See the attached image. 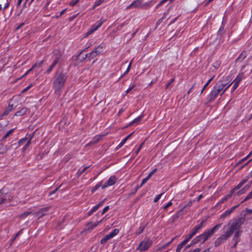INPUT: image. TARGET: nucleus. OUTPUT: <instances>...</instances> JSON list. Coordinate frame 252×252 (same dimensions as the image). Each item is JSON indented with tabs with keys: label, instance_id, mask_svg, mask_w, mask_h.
<instances>
[{
	"label": "nucleus",
	"instance_id": "603ef678",
	"mask_svg": "<svg viewBox=\"0 0 252 252\" xmlns=\"http://www.w3.org/2000/svg\"><path fill=\"white\" fill-rule=\"evenodd\" d=\"M61 186H62V185H61L59 187H58L56 189H55L53 191L51 192L49 194V195H51L55 193V192H56L60 189V188H61Z\"/></svg>",
	"mask_w": 252,
	"mask_h": 252
},
{
	"label": "nucleus",
	"instance_id": "79ce46f5",
	"mask_svg": "<svg viewBox=\"0 0 252 252\" xmlns=\"http://www.w3.org/2000/svg\"><path fill=\"white\" fill-rule=\"evenodd\" d=\"M193 236H194V235L190 232V233L189 234L186 236V238L185 240L188 242Z\"/></svg>",
	"mask_w": 252,
	"mask_h": 252
},
{
	"label": "nucleus",
	"instance_id": "f3484780",
	"mask_svg": "<svg viewBox=\"0 0 252 252\" xmlns=\"http://www.w3.org/2000/svg\"><path fill=\"white\" fill-rule=\"evenodd\" d=\"M43 63V60H42L39 62H37L29 70H28L24 75L23 76H25L26 75H27L32 69L35 68V67H39L41 66V65Z\"/></svg>",
	"mask_w": 252,
	"mask_h": 252
},
{
	"label": "nucleus",
	"instance_id": "72a5a7b5",
	"mask_svg": "<svg viewBox=\"0 0 252 252\" xmlns=\"http://www.w3.org/2000/svg\"><path fill=\"white\" fill-rule=\"evenodd\" d=\"M31 214H32V212H25L23 213V214L20 215L19 216V217L20 218H23L27 217L28 215H29Z\"/></svg>",
	"mask_w": 252,
	"mask_h": 252
},
{
	"label": "nucleus",
	"instance_id": "864d4df0",
	"mask_svg": "<svg viewBox=\"0 0 252 252\" xmlns=\"http://www.w3.org/2000/svg\"><path fill=\"white\" fill-rule=\"evenodd\" d=\"M31 138H30L27 142L26 145L24 147V150H26L27 147L31 144Z\"/></svg>",
	"mask_w": 252,
	"mask_h": 252
},
{
	"label": "nucleus",
	"instance_id": "f8f14e48",
	"mask_svg": "<svg viewBox=\"0 0 252 252\" xmlns=\"http://www.w3.org/2000/svg\"><path fill=\"white\" fill-rule=\"evenodd\" d=\"M142 7V1L141 0H136L134 1L128 6L126 7V9L130 8H137Z\"/></svg>",
	"mask_w": 252,
	"mask_h": 252
},
{
	"label": "nucleus",
	"instance_id": "4d7b16f0",
	"mask_svg": "<svg viewBox=\"0 0 252 252\" xmlns=\"http://www.w3.org/2000/svg\"><path fill=\"white\" fill-rule=\"evenodd\" d=\"M220 65V62H217L215 63H214V64H213V66H214V67H215L216 68H218V67H219Z\"/></svg>",
	"mask_w": 252,
	"mask_h": 252
},
{
	"label": "nucleus",
	"instance_id": "c85d7f7f",
	"mask_svg": "<svg viewBox=\"0 0 252 252\" xmlns=\"http://www.w3.org/2000/svg\"><path fill=\"white\" fill-rule=\"evenodd\" d=\"M252 155V151L249 153V154L245 158H243V159H241L237 162V164H240L246 160L248 158H249Z\"/></svg>",
	"mask_w": 252,
	"mask_h": 252
},
{
	"label": "nucleus",
	"instance_id": "2f4dec72",
	"mask_svg": "<svg viewBox=\"0 0 252 252\" xmlns=\"http://www.w3.org/2000/svg\"><path fill=\"white\" fill-rule=\"evenodd\" d=\"M61 56H62V55H61V53H59L58 56L55 57V60L52 64H54V65L55 66L56 64L58 62V61L60 59Z\"/></svg>",
	"mask_w": 252,
	"mask_h": 252
},
{
	"label": "nucleus",
	"instance_id": "6e6d98bb",
	"mask_svg": "<svg viewBox=\"0 0 252 252\" xmlns=\"http://www.w3.org/2000/svg\"><path fill=\"white\" fill-rule=\"evenodd\" d=\"M187 241L184 240L183 242H182L180 244H179L182 248H183L185 245L187 243Z\"/></svg>",
	"mask_w": 252,
	"mask_h": 252
},
{
	"label": "nucleus",
	"instance_id": "1a4fd4ad",
	"mask_svg": "<svg viewBox=\"0 0 252 252\" xmlns=\"http://www.w3.org/2000/svg\"><path fill=\"white\" fill-rule=\"evenodd\" d=\"M49 207H45L41 209L39 211L35 212L33 214V215L37 218V219H40V218L42 217L43 216L45 215V212H47L49 209Z\"/></svg>",
	"mask_w": 252,
	"mask_h": 252
},
{
	"label": "nucleus",
	"instance_id": "8fccbe9b",
	"mask_svg": "<svg viewBox=\"0 0 252 252\" xmlns=\"http://www.w3.org/2000/svg\"><path fill=\"white\" fill-rule=\"evenodd\" d=\"M174 81V78H172L169 81V82L167 84V85H166L165 86V88L166 89H167L169 86Z\"/></svg>",
	"mask_w": 252,
	"mask_h": 252
},
{
	"label": "nucleus",
	"instance_id": "680f3d73",
	"mask_svg": "<svg viewBox=\"0 0 252 252\" xmlns=\"http://www.w3.org/2000/svg\"><path fill=\"white\" fill-rule=\"evenodd\" d=\"M143 144H144V142L140 144V146H139V148L137 150V151H136V152H135V153H136V155H137V154H138V153L139 152L140 150H141V149L142 147L143 146Z\"/></svg>",
	"mask_w": 252,
	"mask_h": 252
},
{
	"label": "nucleus",
	"instance_id": "f704fd0d",
	"mask_svg": "<svg viewBox=\"0 0 252 252\" xmlns=\"http://www.w3.org/2000/svg\"><path fill=\"white\" fill-rule=\"evenodd\" d=\"M240 231L239 230H237V231L235 233L234 236V238H237L236 242L238 243L239 241V237L240 235Z\"/></svg>",
	"mask_w": 252,
	"mask_h": 252
},
{
	"label": "nucleus",
	"instance_id": "423d86ee",
	"mask_svg": "<svg viewBox=\"0 0 252 252\" xmlns=\"http://www.w3.org/2000/svg\"><path fill=\"white\" fill-rule=\"evenodd\" d=\"M152 243V241L149 240H144L139 244L136 250L140 251H146L151 246Z\"/></svg>",
	"mask_w": 252,
	"mask_h": 252
},
{
	"label": "nucleus",
	"instance_id": "aec40b11",
	"mask_svg": "<svg viewBox=\"0 0 252 252\" xmlns=\"http://www.w3.org/2000/svg\"><path fill=\"white\" fill-rule=\"evenodd\" d=\"M14 108V106L13 104H9L8 106L6 108L5 111L2 114V117L7 115L12 109Z\"/></svg>",
	"mask_w": 252,
	"mask_h": 252
},
{
	"label": "nucleus",
	"instance_id": "a878e982",
	"mask_svg": "<svg viewBox=\"0 0 252 252\" xmlns=\"http://www.w3.org/2000/svg\"><path fill=\"white\" fill-rule=\"evenodd\" d=\"M111 238V236L109 234H107L105 235L100 241V243L102 244H105L108 240L110 239Z\"/></svg>",
	"mask_w": 252,
	"mask_h": 252
},
{
	"label": "nucleus",
	"instance_id": "de8ad7c7",
	"mask_svg": "<svg viewBox=\"0 0 252 252\" xmlns=\"http://www.w3.org/2000/svg\"><path fill=\"white\" fill-rule=\"evenodd\" d=\"M54 67H55V66L54 65V64H51V65L49 66L48 69L47 70L46 73L49 74L52 70V69H53V68Z\"/></svg>",
	"mask_w": 252,
	"mask_h": 252
},
{
	"label": "nucleus",
	"instance_id": "37998d69",
	"mask_svg": "<svg viewBox=\"0 0 252 252\" xmlns=\"http://www.w3.org/2000/svg\"><path fill=\"white\" fill-rule=\"evenodd\" d=\"M252 198V190L251 191V192H250L248 195H247V196L246 197L245 199L244 200V201H245L250 198Z\"/></svg>",
	"mask_w": 252,
	"mask_h": 252
},
{
	"label": "nucleus",
	"instance_id": "f03ea898",
	"mask_svg": "<svg viewBox=\"0 0 252 252\" xmlns=\"http://www.w3.org/2000/svg\"><path fill=\"white\" fill-rule=\"evenodd\" d=\"M104 48V45L100 44L91 53H90L88 54H86L83 55L82 53H80V54L78 56V58L79 60L81 61H83L86 58H88L89 60L95 58L97 55L102 52L103 49Z\"/></svg>",
	"mask_w": 252,
	"mask_h": 252
},
{
	"label": "nucleus",
	"instance_id": "c756f323",
	"mask_svg": "<svg viewBox=\"0 0 252 252\" xmlns=\"http://www.w3.org/2000/svg\"><path fill=\"white\" fill-rule=\"evenodd\" d=\"M246 57V52L245 51H243L242 53L239 55L238 58L236 59V61L239 60L241 58H242V60H244Z\"/></svg>",
	"mask_w": 252,
	"mask_h": 252
},
{
	"label": "nucleus",
	"instance_id": "4c0bfd02",
	"mask_svg": "<svg viewBox=\"0 0 252 252\" xmlns=\"http://www.w3.org/2000/svg\"><path fill=\"white\" fill-rule=\"evenodd\" d=\"M142 118H143V115H141V116H139L138 117H137V118L133 120V122H134L135 124H138L141 121Z\"/></svg>",
	"mask_w": 252,
	"mask_h": 252
},
{
	"label": "nucleus",
	"instance_id": "a18cd8bd",
	"mask_svg": "<svg viewBox=\"0 0 252 252\" xmlns=\"http://www.w3.org/2000/svg\"><path fill=\"white\" fill-rule=\"evenodd\" d=\"M79 0H72L70 2L69 4L71 6H74L79 1Z\"/></svg>",
	"mask_w": 252,
	"mask_h": 252
},
{
	"label": "nucleus",
	"instance_id": "6ab92c4d",
	"mask_svg": "<svg viewBox=\"0 0 252 252\" xmlns=\"http://www.w3.org/2000/svg\"><path fill=\"white\" fill-rule=\"evenodd\" d=\"M101 135H96L93 138L92 141L90 142L87 145L89 146V145H92L96 143L97 142H98L101 139Z\"/></svg>",
	"mask_w": 252,
	"mask_h": 252
},
{
	"label": "nucleus",
	"instance_id": "473e14b6",
	"mask_svg": "<svg viewBox=\"0 0 252 252\" xmlns=\"http://www.w3.org/2000/svg\"><path fill=\"white\" fill-rule=\"evenodd\" d=\"M101 186V183L100 182L97 184L92 189L91 191L92 193L94 192Z\"/></svg>",
	"mask_w": 252,
	"mask_h": 252
},
{
	"label": "nucleus",
	"instance_id": "774afa93",
	"mask_svg": "<svg viewBox=\"0 0 252 252\" xmlns=\"http://www.w3.org/2000/svg\"><path fill=\"white\" fill-rule=\"evenodd\" d=\"M182 248L179 245H178L176 249V252H180Z\"/></svg>",
	"mask_w": 252,
	"mask_h": 252
},
{
	"label": "nucleus",
	"instance_id": "39448f33",
	"mask_svg": "<svg viewBox=\"0 0 252 252\" xmlns=\"http://www.w3.org/2000/svg\"><path fill=\"white\" fill-rule=\"evenodd\" d=\"M11 199L9 194L4 192L2 189L0 190V205L9 202Z\"/></svg>",
	"mask_w": 252,
	"mask_h": 252
},
{
	"label": "nucleus",
	"instance_id": "cd10ccee",
	"mask_svg": "<svg viewBox=\"0 0 252 252\" xmlns=\"http://www.w3.org/2000/svg\"><path fill=\"white\" fill-rule=\"evenodd\" d=\"M119 232V230L117 228H115L109 234L111 236V238H113L115 236L117 235Z\"/></svg>",
	"mask_w": 252,
	"mask_h": 252
},
{
	"label": "nucleus",
	"instance_id": "052dcab7",
	"mask_svg": "<svg viewBox=\"0 0 252 252\" xmlns=\"http://www.w3.org/2000/svg\"><path fill=\"white\" fill-rule=\"evenodd\" d=\"M109 209V206H106L103 210V211L101 213L102 215H103L105 212H106Z\"/></svg>",
	"mask_w": 252,
	"mask_h": 252
},
{
	"label": "nucleus",
	"instance_id": "09e8293b",
	"mask_svg": "<svg viewBox=\"0 0 252 252\" xmlns=\"http://www.w3.org/2000/svg\"><path fill=\"white\" fill-rule=\"evenodd\" d=\"M172 204L171 201L169 202L166 205H165L163 207V209L164 210H166L169 207L171 206Z\"/></svg>",
	"mask_w": 252,
	"mask_h": 252
},
{
	"label": "nucleus",
	"instance_id": "e2e57ef3",
	"mask_svg": "<svg viewBox=\"0 0 252 252\" xmlns=\"http://www.w3.org/2000/svg\"><path fill=\"white\" fill-rule=\"evenodd\" d=\"M166 15V13H165L164 14V16L163 17H162L161 19H160L159 20H158L157 23V25H159L161 22H162V20L163 19V18H164V16L165 15Z\"/></svg>",
	"mask_w": 252,
	"mask_h": 252
},
{
	"label": "nucleus",
	"instance_id": "bf43d9fd",
	"mask_svg": "<svg viewBox=\"0 0 252 252\" xmlns=\"http://www.w3.org/2000/svg\"><path fill=\"white\" fill-rule=\"evenodd\" d=\"M227 200L225 197L222 198L218 203L219 204H222Z\"/></svg>",
	"mask_w": 252,
	"mask_h": 252
},
{
	"label": "nucleus",
	"instance_id": "49530a36",
	"mask_svg": "<svg viewBox=\"0 0 252 252\" xmlns=\"http://www.w3.org/2000/svg\"><path fill=\"white\" fill-rule=\"evenodd\" d=\"M215 76H214L212 78H211L210 79H209L207 83L205 84L204 86V89H205L206 87L208 86V85L210 83V82L212 81L213 78H214Z\"/></svg>",
	"mask_w": 252,
	"mask_h": 252
},
{
	"label": "nucleus",
	"instance_id": "69168bd1",
	"mask_svg": "<svg viewBox=\"0 0 252 252\" xmlns=\"http://www.w3.org/2000/svg\"><path fill=\"white\" fill-rule=\"evenodd\" d=\"M99 208L96 205L92 209V212H95Z\"/></svg>",
	"mask_w": 252,
	"mask_h": 252
},
{
	"label": "nucleus",
	"instance_id": "2eb2a0df",
	"mask_svg": "<svg viewBox=\"0 0 252 252\" xmlns=\"http://www.w3.org/2000/svg\"><path fill=\"white\" fill-rule=\"evenodd\" d=\"M204 222V220H202L200 224L197 225H196L192 230L191 233L194 236L198 232L199 229H200L203 225V223Z\"/></svg>",
	"mask_w": 252,
	"mask_h": 252
},
{
	"label": "nucleus",
	"instance_id": "5fc2aeb1",
	"mask_svg": "<svg viewBox=\"0 0 252 252\" xmlns=\"http://www.w3.org/2000/svg\"><path fill=\"white\" fill-rule=\"evenodd\" d=\"M88 168H89V166H87V167H84V169H83L82 171H80V172H78V175H79V176H80V175H81L83 172H84L87 170V169H88Z\"/></svg>",
	"mask_w": 252,
	"mask_h": 252
},
{
	"label": "nucleus",
	"instance_id": "0e129e2a",
	"mask_svg": "<svg viewBox=\"0 0 252 252\" xmlns=\"http://www.w3.org/2000/svg\"><path fill=\"white\" fill-rule=\"evenodd\" d=\"M200 251V249L199 248H196L193 250H190L188 252H199Z\"/></svg>",
	"mask_w": 252,
	"mask_h": 252
},
{
	"label": "nucleus",
	"instance_id": "7ed1b4c3",
	"mask_svg": "<svg viewBox=\"0 0 252 252\" xmlns=\"http://www.w3.org/2000/svg\"><path fill=\"white\" fill-rule=\"evenodd\" d=\"M222 85L220 83H217L214 87L213 90L211 91L209 95V100H214L218 95V94L222 91L221 87Z\"/></svg>",
	"mask_w": 252,
	"mask_h": 252
},
{
	"label": "nucleus",
	"instance_id": "5701e85b",
	"mask_svg": "<svg viewBox=\"0 0 252 252\" xmlns=\"http://www.w3.org/2000/svg\"><path fill=\"white\" fill-rule=\"evenodd\" d=\"M244 78V74L243 73L239 74L233 82H235L239 84L240 81Z\"/></svg>",
	"mask_w": 252,
	"mask_h": 252
},
{
	"label": "nucleus",
	"instance_id": "393cba45",
	"mask_svg": "<svg viewBox=\"0 0 252 252\" xmlns=\"http://www.w3.org/2000/svg\"><path fill=\"white\" fill-rule=\"evenodd\" d=\"M146 226V224H141L139 227L138 231L136 232L135 234L137 235H138L142 233L143 232V230H144Z\"/></svg>",
	"mask_w": 252,
	"mask_h": 252
},
{
	"label": "nucleus",
	"instance_id": "58836bf2",
	"mask_svg": "<svg viewBox=\"0 0 252 252\" xmlns=\"http://www.w3.org/2000/svg\"><path fill=\"white\" fill-rule=\"evenodd\" d=\"M13 130H14V129H12L9 130L8 131H7L6 132V133L3 136V138L5 139L7 137H8L13 132Z\"/></svg>",
	"mask_w": 252,
	"mask_h": 252
},
{
	"label": "nucleus",
	"instance_id": "338daca9",
	"mask_svg": "<svg viewBox=\"0 0 252 252\" xmlns=\"http://www.w3.org/2000/svg\"><path fill=\"white\" fill-rule=\"evenodd\" d=\"M233 83H234V85L233 86V91H234L238 87V85H239L235 82H233Z\"/></svg>",
	"mask_w": 252,
	"mask_h": 252
},
{
	"label": "nucleus",
	"instance_id": "3c124183",
	"mask_svg": "<svg viewBox=\"0 0 252 252\" xmlns=\"http://www.w3.org/2000/svg\"><path fill=\"white\" fill-rule=\"evenodd\" d=\"M126 140H125V139H123V141L118 146L117 148H121L123 146V145L126 143Z\"/></svg>",
	"mask_w": 252,
	"mask_h": 252
},
{
	"label": "nucleus",
	"instance_id": "a19ab883",
	"mask_svg": "<svg viewBox=\"0 0 252 252\" xmlns=\"http://www.w3.org/2000/svg\"><path fill=\"white\" fill-rule=\"evenodd\" d=\"M104 0H96L94 4V7L97 6L99 5L101 3H102L103 2Z\"/></svg>",
	"mask_w": 252,
	"mask_h": 252
},
{
	"label": "nucleus",
	"instance_id": "f257e3e1",
	"mask_svg": "<svg viewBox=\"0 0 252 252\" xmlns=\"http://www.w3.org/2000/svg\"><path fill=\"white\" fill-rule=\"evenodd\" d=\"M67 76L63 73H59L57 74L55 80L53 83V88L56 93H58L63 87L66 80Z\"/></svg>",
	"mask_w": 252,
	"mask_h": 252
},
{
	"label": "nucleus",
	"instance_id": "4468645a",
	"mask_svg": "<svg viewBox=\"0 0 252 252\" xmlns=\"http://www.w3.org/2000/svg\"><path fill=\"white\" fill-rule=\"evenodd\" d=\"M103 22L101 20L98 21L97 22V25L96 26L94 25L91 27L90 31H89L87 32L88 34H90L97 30L103 24Z\"/></svg>",
	"mask_w": 252,
	"mask_h": 252
},
{
	"label": "nucleus",
	"instance_id": "6e6552de",
	"mask_svg": "<svg viewBox=\"0 0 252 252\" xmlns=\"http://www.w3.org/2000/svg\"><path fill=\"white\" fill-rule=\"evenodd\" d=\"M241 228L238 226L237 223L235 221L233 222L228 231H226L230 236L233 234L234 231L235 230H240Z\"/></svg>",
	"mask_w": 252,
	"mask_h": 252
},
{
	"label": "nucleus",
	"instance_id": "e433bc0d",
	"mask_svg": "<svg viewBox=\"0 0 252 252\" xmlns=\"http://www.w3.org/2000/svg\"><path fill=\"white\" fill-rule=\"evenodd\" d=\"M234 190H231L224 197L226 198V199L227 200H228L229 198H230L231 196L232 195V194L234 193Z\"/></svg>",
	"mask_w": 252,
	"mask_h": 252
},
{
	"label": "nucleus",
	"instance_id": "9d476101",
	"mask_svg": "<svg viewBox=\"0 0 252 252\" xmlns=\"http://www.w3.org/2000/svg\"><path fill=\"white\" fill-rule=\"evenodd\" d=\"M49 207H45L41 209L39 211L35 212L33 214V215L37 218V219H40V218L42 217L43 216L45 215V212H47L49 209Z\"/></svg>",
	"mask_w": 252,
	"mask_h": 252
},
{
	"label": "nucleus",
	"instance_id": "ddd939ff",
	"mask_svg": "<svg viewBox=\"0 0 252 252\" xmlns=\"http://www.w3.org/2000/svg\"><path fill=\"white\" fill-rule=\"evenodd\" d=\"M204 238L202 234L196 237L194 239L192 240L191 244L189 245H188L187 247L189 248L190 246V245H194L198 242H201L202 243H203L205 241V240H204Z\"/></svg>",
	"mask_w": 252,
	"mask_h": 252
},
{
	"label": "nucleus",
	"instance_id": "bb28decb",
	"mask_svg": "<svg viewBox=\"0 0 252 252\" xmlns=\"http://www.w3.org/2000/svg\"><path fill=\"white\" fill-rule=\"evenodd\" d=\"M8 148L3 146L2 143L0 142V154H3L4 153L6 152Z\"/></svg>",
	"mask_w": 252,
	"mask_h": 252
},
{
	"label": "nucleus",
	"instance_id": "ea45409f",
	"mask_svg": "<svg viewBox=\"0 0 252 252\" xmlns=\"http://www.w3.org/2000/svg\"><path fill=\"white\" fill-rule=\"evenodd\" d=\"M217 83H220L221 85H222V86L221 87V90H222L227 85V83L226 82H223L222 80L219 81Z\"/></svg>",
	"mask_w": 252,
	"mask_h": 252
},
{
	"label": "nucleus",
	"instance_id": "4be33fe9",
	"mask_svg": "<svg viewBox=\"0 0 252 252\" xmlns=\"http://www.w3.org/2000/svg\"><path fill=\"white\" fill-rule=\"evenodd\" d=\"M183 209L180 210L179 211L176 215H175L172 218V221H175L178 218L180 217V216L183 215Z\"/></svg>",
	"mask_w": 252,
	"mask_h": 252
},
{
	"label": "nucleus",
	"instance_id": "7c9ffc66",
	"mask_svg": "<svg viewBox=\"0 0 252 252\" xmlns=\"http://www.w3.org/2000/svg\"><path fill=\"white\" fill-rule=\"evenodd\" d=\"M251 183L249 184V185H246L243 188V189H242L241 190H240L238 192V194H241L244 191H245V190H247L249 187H250L251 186Z\"/></svg>",
	"mask_w": 252,
	"mask_h": 252
},
{
	"label": "nucleus",
	"instance_id": "b1692460",
	"mask_svg": "<svg viewBox=\"0 0 252 252\" xmlns=\"http://www.w3.org/2000/svg\"><path fill=\"white\" fill-rule=\"evenodd\" d=\"M247 180L248 179L243 180L237 186L234 188V189H232V190H234V191H235V190L241 188L242 187V186L247 182Z\"/></svg>",
	"mask_w": 252,
	"mask_h": 252
},
{
	"label": "nucleus",
	"instance_id": "13d9d810",
	"mask_svg": "<svg viewBox=\"0 0 252 252\" xmlns=\"http://www.w3.org/2000/svg\"><path fill=\"white\" fill-rule=\"evenodd\" d=\"M27 140L26 138H25V139H22L21 140H19V141L18 142V145L19 146H20L21 144H22L24 142H25V141Z\"/></svg>",
	"mask_w": 252,
	"mask_h": 252
},
{
	"label": "nucleus",
	"instance_id": "20e7f679",
	"mask_svg": "<svg viewBox=\"0 0 252 252\" xmlns=\"http://www.w3.org/2000/svg\"><path fill=\"white\" fill-rule=\"evenodd\" d=\"M221 224H218L212 228L205 231L203 233H202L204 238V240L206 241L210 237L212 236L216 231L221 226Z\"/></svg>",
	"mask_w": 252,
	"mask_h": 252
},
{
	"label": "nucleus",
	"instance_id": "412c9836",
	"mask_svg": "<svg viewBox=\"0 0 252 252\" xmlns=\"http://www.w3.org/2000/svg\"><path fill=\"white\" fill-rule=\"evenodd\" d=\"M27 111V108L26 107H24L22 108L20 110L17 111L15 114H14L15 116H21L24 115L26 114V112Z\"/></svg>",
	"mask_w": 252,
	"mask_h": 252
},
{
	"label": "nucleus",
	"instance_id": "0eeeda50",
	"mask_svg": "<svg viewBox=\"0 0 252 252\" xmlns=\"http://www.w3.org/2000/svg\"><path fill=\"white\" fill-rule=\"evenodd\" d=\"M230 235L226 232L224 234L220 235L219 238L215 241L214 245L216 247L220 246L222 243H223Z\"/></svg>",
	"mask_w": 252,
	"mask_h": 252
},
{
	"label": "nucleus",
	"instance_id": "c03bdc74",
	"mask_svg": "<svg viewBox=\"0 0 252 252\" xmlns=\"http://www.w3.org/2000/svg\"><path fill=\"white\" fill-rule=\"evenodd\" d=\"M164 193H160L154 199L155 202H157L159 199L161 198V196Z\"/></svg>",
	"mask_w": 252,
	"mask_h": 252
},
{
	"label": "nucleus",
	"instance_id": "dca6fc26",
	"mask_svg": "<svg viewBox=\"0 0 252 252\" xmlns=\"http://www.w3.org/2000/svg\"><path fill=\"white\" fill-rule=\"evenodd\" d=\"M238 206V205L232 207L231 209L225 211V212L221 215V218H223L229 215Z\"/></svg>",
	"mask_w": 252,
	"mask_h": 252
},
{
	"label": "nucleus",
	"instance_id": "9b49d317",
	"mask_svg": "<svg viewBox=\"0 0 252 252\" xmlns=\"http://www.w3.org/2000/svg\"><path fill=\"white\" fill-rule=\"evenodd\" d=\"M116 182V177L114 176H112L108 179V181L106 182L102 186L101 188L102 189H104L108 186H112L115 184Z\"/></svg>",
	"mask_w": 252,
	"mask_h": 252
},
{
	"label": "nucleus",
	"instance_id": "a211bd4d",
	"mask_svg": "<svg viewBox=\"0 0 252 252\" xmlns=\"http://www.w3.org/2000/svg\"><path fill=\"white\" fill-rule=\"evenodd\" d=\"M235 221L237 223L238 226H239V227L241 228V226L246 221V218L245 217H240L236 220Z\"/></svg>",
	"mask_w": 252,
	"mask_h": 252
},
{
	"label": "nucleus",
	"instance_id": "c9c22d12",
	"mask_svg": "<svg viewBox=\"0 0 252 252\" xmlns=\"http://www.w3.org/2000/svg\"><path fill=\"white\" fill-rule=\"evenodd\" d=\"M234 190H231L224 197L226 198V199L227 200H228L229 198H230L231 196L232 195V194L234 193Z\"/></svg>",
	"mask_w": 252,
	"mask_h": 252
}]
</instances>
